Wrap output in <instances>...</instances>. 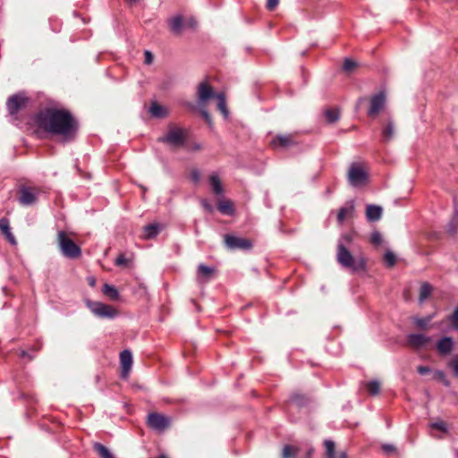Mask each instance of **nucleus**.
<instances>
[{
  "mask_svg": "<svg viewBox=\"0 0 458 458\" xmlns=\"http://www.w3.org/2000/svg\"><path fill=\"white\" fill-rule=\"evenodd\" d=\"M35 123L43 131L60 136L63 142L72 141L78 131V122L66 109L46 107L40 110Z\"/></svg>",
  "mask_w": 458,
  "mask_h": 458,
  "instance_id": "f257e3e1",
  "label": "nucleus"
},
{
  "mask_svg": "<svg viewBox=\"0 0 458 458\" xmlns=\"http://www.w3.org/2000/svg\"><path fill=\"white\" fill-rule=\"evenodd\" d=\"M352 242V236L350 233L340 237L337 243L336 260L343 267L351 269L352 272L363 270L366 267L364 259H355L347 248Z\"/></svg>",
  "mask_w": 458,
  "mask_h": 458,
  "instance_id": "f03ea898",
  "label": "nucleus"
},
{
  "mask_svg": "<svg viewBox=\"0 0 458 458\" xmlns=\"http://www.w3.org/2000/svg\"><path fill=\"white\" fill-rule=\"evenodd\" d=\"M57 242L61 253L68 259H78L81 255V250L64 231L57 233Z\"/></svg>",
  "mask_w": 458,
  "mask_h": 458,
  "instance_id": "7ed1b4c3",
  "label": "nucleus"
},
{
  "mask_svg": "<svg viewBox=\"0 0 458 458\" xmlns=\"http://www.w3.org/2000/svg\"><path fill=\"white\" fill-rule=\"evenodd\" d=\"M41 190L37 187L21 186L19 189V203L21 206H32L37 203Z\"/></svg>",
  "mask_w": 458,
  "mask_h": 458,
  "instance_id": "20e7f679",
  "label": "nucleus"
},
{
  "mask_svg": "<svg viewBox=\"0 0 458 458\" xmlns=\"http://www.w3.org/2000/svg\"><path fill=\"white\" fill-rule=\"evenodd\" d=\"M86 305L98 318H112L116 315V310L112 306L103 302L87 301Z\"/></svg>",
  "mask_w": 458,
  "mask_h": 458,
  "instance_id": "39448f33",
  "label": "nucleus"
},
{
  "mask_svg": "<svg viewBox=\"0 0 458 458\" xmlns=\"http://www.w3.org/2000/svg\"><path fill=\"white\" fill-rule=\"evenodd\" d=\"M184 132V130L175 126H172L169 128V131L166 133V135L161 138L159 140L166 142L173 146H181L184 143L185 140Z\"/></svg>",
  "mask_w": 458,
  "mask_h": 458,
  "instance_id": "423d86ee",
  "label": "nucleus"
},
{
  "mask_svg": "<svg viewBox=\"0 0 458 458\" xmlns=\"http://www.w3.org/2000/svg\"><path fill=\"white\" fill-rule=\"evenodd\" d=\"M348 179L352 186H360L367 181V174L360 165L352 164L349 169Z\"/></svg>",
  "mask_w": 458,
  "mask_h": 458,
  "instance_id": "0eeeda50",
  "label": "nucleus"
},
{
  "mask_svg": "<svg viewBox=\"0 0 458 458\" xmlns=\"http://www.w3.org/2000/svg\"><path fill=\"white\" fill-rule=\"evenodd\" d=\"M386 102V93L380 91L370 98V106L368 115L370 117L377 116L385 107Z\"/></svg>",
  "mask_w": 458,
  "mask_h": 458,
  "instance_id": "6e6552de",
  "label": "nucleus"
},
{
  "mask_svg": "<svg viewBox=\"0 0 458 458\" xmlns=\"http://www.w3.org/2000/svg\"><path fill=\"white\" fill-rule=\"evenodd\" d=\"M148 426L157 431L165 430L170 424V419L162 414L152 412L148 415Z\"/></svg>",
  "mask_w": 458,
  "mask_h": 458,
  "instance_id": "1a4fd4ad",
  "label": "nucleus"
},
{
  "mask_svg": "<svg viewBox=\"0 0 458 458\" xmlns=\"http://www.w3.org/2000/svg\"><path fill=\"white\" fill-rule=\"evenodd\" d=\"M28 98L22 94H16L11 96L6 103L8 113L11 115H15L23 107L26 106Z\"/></svg>",
  "mask_w": 458,
  "mask_h": 458,
  "instance_id": "9d476101",
  "label": "nucleus"
},
{
  "mask_svg": "<svg viewBox=\"0 0 458 458\" xmlns=\"http://www.w3.org/2000/svg\"><path fill=\"white\" fill-rule=\"evenodd\" d=\"M225 242L226 246L231 250L242 249L250 250L252 247V243L250 240L245 238H240L233 235L226 234L225 236Z\"/></svg>",
  "mask_w": 458,
  "mask_h": 458,
  "instance_id": "9b49d317",
  "label": "nucleus"
},
{
  "mask_svg": "<svg viewBox=\"0 0 458 458\" xmlns=\"http://www.w3.org/2000/svg\"><path fill=\"white\" fill-rule=\"evenodd\" d=\"M217 94H216L211 88V86L206 82L202 81L198 86V98H199V104L200 106L206 105V103L213 98H216Z\"/></svg>",
  "mask_w": 458,
  "mask_h": 458,
  "instance_id": "f8f14e48",
  "label": "nucleus"
},
{
  "mask_svg": "<svg viewBox=\"0 0 458 458\" xmlns=\"http://www.w3.org/2000/svg\"><path fill=\"white\" fill-rule=\"evenodd\" d=\"M120 362L122 367L121 377L126 378L132 366V354L129 350H123L120 353Z\"/></svg>",
  "mask_w": 458,
  "mask_h": 458,
  "instance_id": "ddd939ff",
  "label": "nucleus"
},
{
  "mask_svg": "<svg viewBox=\"0 0 458 458\" xmlns=\"http://www.w3.org/2000/svg\"><path fill=\"white\" fill-rule=\"evenodd\" d=\"M408 344L414 348H421L431 341V337L423 334H410L407 335Z\"/></svg>",
  "mask_w": 458,
  "mask_h": 458,
  "instance_id": "4468645a",
  "label": "nucleus"
},
{
  "mask_svg": "<svg viewBox=\"0 0 458 458\" xmlns=\"http://www.w3.org/2000/svg\"><path fill=\"white\" fill-rule=\"evenodd\" d=\"M437 351L440 355L449 354L454 348V340L450 336H444L438 340L436 345Z\"/></svg>",
  "mask_w": 458,
  "mask_h": 458,
  "instance_id": "2eb2a0df",
  "label": "nucleus"
},
{
  "mask_svg": "<svg viewBox=\"0 0 458 458\" xmlns=\"http://www.w3.org/2000/svg\"><path fill=\"white\" fill-rule=\"evenodd\" d=\"M208 183L214 194L221 196L224 193V188L219 175L216 173H212L208 177Z\"/></svg>",
  "mask_w": 458,
  "mask_h": 458,
  "instance_id": "dca6fc26",
  "label": "nucleus"
},
{
  "mask_svg": "<svg viewBox=\"0 0 458 458\" xmlns=\"http://www.w3.org/2000/svg\"><path fill=\"white\" fill-rule=\"evenodd\" d=\"M354 212V202L352 200L342 207L337 215V220L339 224H343L344 221L351 216Z\"/></svg>",
  "mask_w": 458,
  "mask_h": 458,
  "instance_id": "f3484780",
  "label": "nucleus"
},
{
  "mask_svg": "<svg viewBox=\"0 0 458 458\" xmlns=\"http://www.w3.org/2000/svg\"><path fill=\"white\" fill-rule=\"evenodd\" d=\"M382 208L377 205H368L366 208V217L370 222L377 221L381 218Z\"/></svg>",
  "mask_w": 458,
  "mask_h": 458,
  "instance_id": "a211bd4d",
  "label": "nucleus"
},
{
  "mask_svg": "<svg viewBox=\"0 0 458 458\" xmlns=\"http://www.w3.org/2000/svg\"><path fill=\"white\" fill-rule=\"evenodd\" d=\"M293 144L292 135H277L272 140V145L275 148L282 147L286 148Z\"/></svg>",
  "mask_w": 458,
  "mask_h": 458,
  "instance_id": "6ab92c4d",
  "label": "nucleus"
},
{
  "mask_svg": "<svg viewBox=\"0 0 458 458\" xmlns=\"http://www.w3.org/2000/svg\"><path fill=\"white\" fill-rule=\"evenodd\" d=\"M149 114L153 117L163 118L167 115V110L157 102H153L149 107Z\"/></svg>",
  "mask_w": 458,
  "mask_h": 458,
  "instance_id": "aec40b11",
  "label": "nucleus"
},
{
  "mask_svg": "<svg viewBox=\"0 0 458 458\" xmlns=\"http://www.w3.org/2000/svg\"><path fill=\"white\" fill-rule=\"evenodd\" d=\"M394 135V125L393 121H388L382 129V139L384 142H389Z\"/></svg>",
  "mask_w": 458,
  "mask_h": 458,
  "instance_id": "412c9836",
  "label": "nucleus"
},
{
  "mask_svg": "<svg viewBox=\"0 0 458 458\" xmlns=\"http://www.w3.org/2000/svg\"><path fill=\"white\" fill-rule=\"evenodd\" d=\"M183 25L182 16L181 15L174 16L169 20L170 29L175 34H179L181 32Z\"/></svg>",
  "mask_w": 458,
  "mask_h": 458,
  "instance_id": "4be33fe9",
  "label": "nucleus"
},
{
  "mask_svg": "<svg viewBox=\"0 0 458 458\" xmlns=\"http://www.w3.org/2000/svg\"><path fill=\"white\" fill-rule=\"evenodd\" d=\"M216 98L217 99V108L218 110L223 114L225 118L228 117V110L226 107V99L224 93H218L216 96Z\"/></svg>",
  "mask_w": 458,
  "mask_h": 458,
  "instance_id": "5701e85b",
  "label": "nucleus"
},
{
  "mask_svg": "<svg viewBox=\"0 0 458 458\" xmlns=\"http://www.w3.org/2000/svg\"><path fill=\"white\" fill-rule=\"evenodd\" d=\"M94 450L98 454L100 458H115L111 451L100 443L94 445Z\"/></svg>",
  "mask_w": 458,
  "mask_h": 458,
  "instance_id": "b1692460",
  "label": "nucleus"
},
{
  "mask_svg": "<svg viewBox=\"0 0 458 458\" xmlns=\"http://www.w3.org/2000/svg\"><path fill=\"white\" fill-rule=\"evenodd\" d=\"M300 452V447L295 445H286L283 449V458H296Z\"/></svg>",
  "mask_w": 458,
  "mask_h": 458,
  "instance_id": "393cba45",
  "label": "nucleus"
},
{
  "mask_svg": "<svg viewBox=\"0 0 458 458\" xmlns=\"http://www.w3.org/2000/svg\"><path fill=\"white\" fill-rule=\"evenodd\" d=\"M160 227L157 224H149L144 227L145 238L151 239L158 234Z\"/></svg>",
  "mask_w": 458,
  "mask_h": 458,
  "instance_id": "a878e982",
  "label": "nucleus"
},
{
  "mask_svg": "<svg viewBox=\"0 0 458 458\" xmlns=\"http://www.w3.org/2000/svg\"><path fill=\"white\" fill-rule=\"evenodd\" d=\"M102 292L105 295L109 297L111 300H117L119 293L116 288L111 284H105L102 288Z\"/></svg>",
  "mask_w": 458,
  "mask_h": 458,
  "instance_id": "bb28decb",
  "label": "nucleus"
},
{
  "mask_svg": "<svg viewBox=\"0 0 458 458\" xmlns=\"http://www.w3.org/2000/svg\"><path fill=\"white\" fill-rule=\"evenodd\" d=\"M431 292H432L431 285L428 283H423L420 285V297H419L420 302L421 303L425 300H427L430 296Z\"/></svg>",
  "mask_w": 458,
  "mask_h": 458,
  "instance_id": "cd10ccee",
  "label": "nucleus"
},
{
  "mask_svg": "<svg viewBox=\"0 0 458 458\" xmlns=\"http://www.w3.org/2000/svg\"><path fill=\"white\" fill-rule=\"evenodd\" d=\"M217 208L222 214L232 215L233 213V204L230 200L220 201Z\"/></svg>",
  "mask_w": 458,
  "mask_h": 458,
  "instance_id": "c85d7f7f",
  "label": "nucleus"
},
{
  "mask_svg": "<svg viewBox=\"0 0 458 458\" xmlns=\"http://www.w3.org/2000/svg\"><path fill=\"white\" fill-rule=\"evenodd\" d=\"M214 272V269L210 267H208L206 265H203V264H200L199 267H198V275L199 276H203L207 279H208L212 273Z\"/></svg>",
  "mask_w": 458,
  "mask_h": 458,
  "instance_id": "c756f323",
  "label": "nucleus"
},
{
  "mask_svg": "<svg viewBox=\"0 0 458 458\" xmlns=\"http://www.w3.org/2000/svg\"><path fill=\"white\" fill-rule=\"evenodd\" d=\"M366 389L368 390V392L370 394L376 395L380 391V384H379L378 381H376V380L368 382L367 385H366Z\"/></svg>",
  "mask_w": 458,
  "mask_h": 458,
  "instance_id": "7c9ffc66",
  "label": "nucleus"
},
{
  "mask_svg": "<svg viewBox=\"0 0 458 458\" xmlns=\"http://www.w3.org/2000/svg\"><path fill=\"white\" fill-rule=\"evenodd\" d=\"M324 445H325L326 452H327V458H335V443L332 440L327 439L324 442Z\"/></svg>",
  "mask_w": 458,
  "mask_h": 458,
  "instance_id": "2f4dec72",
  "label": "nucleus"
},
{
  "mask_svg": "<svg viewBox=\"0 0 458 458\" xmlns=\"http://www.w3.org/2000/svg\"><path fill=\"white\" fill-rule=\"evenodd\" d=\"M325 115L329 123H335L339 119V112L336 109L326 110Z\"/></svg>",
  "mask_w": 458,
  "mask_h": 458,
  "instance_id": "473e14b6",
  "label": "nucleus"
},
{
  "mask_svg": "<svg viewBox=\"0 0 458 458\" xmlns=\"http://www.w3.org/2000/svg\"><path fill=\"white\" fill-rule=\"evenodd\" d=\"M433 378L441 381L445 386H450L449 380L446 378L445 372L442 370H436L433 374Z\"/></svg>",
  "mask_w": 458,
  "mask_h": 458,
  "instance_id": "72a5a7b5",
  "label": "nucleus"
},
{
  "mask_svg": "<svg viewBox=\"0 0 458 458\" xmlns=\"http://www.w3.org/2000/svg\"><path fill=\"white\" fill-rule=\"evenodd\" d=\"M429 427L433 429H437L444 433H446L448 431L447 424L442 420L432 422L430 423Z\"/></svg>",
  "mask_w": 458,
  "mask_h": 458,
  "instance_id": "f704fd0d",
  "label": "nucleus"
},
{
  "mask_svg": "<svg viewBox=\"0 0 458 458\" xmlns=\"http://www.w3.org/2000/svg\"><path fill=\"white\" fill-rule=\"evenodd\" d=\"M431 319H432L431 316H428L426 318H415L414 323L419 328L423 329L428 326V324L430 322Z\"/></svg>",
  "mask_w": 458,
  "mask_h": 458,
  "instance_id": "c9c22d12",
  "label": "nucleus"
},
{
  "mask_svg": "<svg viewBox=\"0 0 458 458\" xmlns=\"http://www.w3.org/2000/svg\"><path fill=\"white\" fill-rule=\"evenodd\" d=\"M356 66H357V64L350 58H345L344 61V64H343L344 71L348 72H352Z\"/></svg>",
  "mask_w": 458,
  "mask_h": 458,
  "instance_id": "e433bc0d",
  "label": "nucleus"
},
{
  "mask_svg": "<svg viewBox=\"0 0 458 458\" xmlns=\"http://www.w3.org/2000/svg\"><path fill=\"white\" fill-rule=\"evenodd\" d=\"M384 259L388 267H393L395 264V255L390 250L386 252Z\"/></svg>",
  "mask_w": 458,
  "mask_h": 458,
  "instance_id": "4c0bfd02",
  "label": "nucleus"
},
{
  "mask_svg": "<svg viewBox=\"0 0 458 458\" xmlns=\"http://www.w3.org/2000/svg\"><path fill=\"white\" fill-rule=\"evenodd\" d=\"M448 367H450L453 369L454 375L455 377H458V356L453 358L448 362Z\"/></svg>",
  "mask_w": 458,
  "mask_h": 458,
  "instance_id": "58836bf2",
  "label": "nucleus"
},
{
  "mask_svg": "<svg viewBox=\"0 0 458 458\" xmlns=\"http://www.w3.org/2000/svg\"><path fill=\"white\" fill-rule=\"evenodd\" d=\"M0 230L2 231V233L4 234H5L7 233H9L11 229H10L9 222L7 219H5V218L0 219Z\"/></svg>",
  "mask_w": 458,
  "mask_h": 458,
  "instance_id": "ea45409f",
  "label": "nucleus"
},
{
  "mask_svg": "<svg viewBox=\"0 0 458 458\" xmlns=\"http://www.w3.org/2000/svg\"><path fill=\"white\" fill-rule=\"evenodd\" d=\"M370 242L375 244V245H378L381 243L382 242V236L380 234V233L378 232H373L370 235Z\"/></svg>",
  "mask_w": 458,
  "mask_h": 458,
  "instance_id": "a19ab883",
  "label": "nucleus"
},
{
  "mask_svg": "<svg viewBox=\"0 0 458 458\" xmlns=\"http://www.w3.org/2000/svg\"><path fill=\"white\" fill-rule=\"evenodd\" d=\"M191 180L195 183H199L200 181V172L198 169H193L191 172Z\"/></svg>",
  "mask_w": 458,
  "mask_h": 458,
  "instance_id": "79ce46f5",
  "label": "nucleus"
},
{
  "mask_svg": "<svg viewBox=\"0 0 458 458\" xmlns=\"http://www.w3.org/2000/svg\"><path fill=\"white\" fill-rule=\"evenodd\" d=\"M128 263V259H126V257L124 256V254H120L115 261H114V264L115 266H118V267H121V266H126Z\"/></svg>",
  "mask_w": 458,
  "mask_h": 458,
  "instance_id": "37998d69",
  "label": "nucleus"
},
{
  "mask_svg": "<svg viewBox=\"0 0 458 458\" xmlns=\"http://www.w3.org/2000/svg\"><path fill=\"white\" fill-rule=\"evenodd\" d=\"M450 321L454 327L458 328V307L454 310L453 314L450 316Z\"/></svg>",
  "mask_w": 458,
  "mask_h": 458,
  "instance_id": "c03bdc74",
  "label": "nucleus"
},
{
  "mask_svg": "<svg viewBox=\"0 0 458 458\" xmlns=\"http://www.w3.org/2000/svg\"><path fill=\"white\" fill-rule=\"evenodd\" d=\"M153 60H154V56L151 54V52L148 50H146L144 52V63L146 64H151L153 63Z\"/></svg>",
  "mask_w": 458,
  "mask_h": 458,
  "instance_id": "a18cd8bd",
  "label": "nucleus"
},
{
  "mask_svg": "<svg viewBox=\"0 0 458 458\" xmlns=\"http://www.w3.org/2000/svg\"><path fill=\"white\" fill-rule=\"evenodd\" d=\"M417 371L420 375H426L431 372V369L428 366H419Z\"/></svg>",
  "mask_w": 458,
  "mask_h": 458,
  "instance_id": "49530a36",
  "label": "nucleus"
},
{
  "mask_svg": "<svg viewBox=\"0 0 458 458\" xmlns=\"http://www.w3.org/2000/svg\"><path fill=\"white\" fill-rule=\"evenodd\" d=\"M279 0H267V8L270 11L274 10L278 5Z\"/></svg>",
  "mask_w": 458,
  "mask_h": 458,
  "instance_id": "de8ad7c7",
  "label": "nucleus"
},
{
  "mask_svg": "<svg viewBox=\"0 0 458 458\" xmlns=\"http://www.w3.org/2000/svg\"><path fill=\"white\" fill-rule=\"evenodd\" d=\"M382 448L387 454L395 451V447L393 445H390V444L383 445Z\"/></svg>",
  "mask_w": 458,
  "mask_h": 458,
  "instance_id": "09e8293b",
  "label": "nucleus"
},
{
  "mask_svg": "<svg viewBox=\"0 0 458 458\" xmlns=\"http://www.w3.org/2000/svg\"><path fill=\"white\" fill-rule=\"evenodd\" d=\"M4 235H5V237L7 238V240L9 241V242H10L11 244H13V245H16V243H17V242H16V240H15V238H14L13 234L11 233V231L9 232V233H5Z\"/></svg>",
  "mask_w": 458,
  "mask_h": 458,
  "instance_id": "8fccbe9b",
  "label": "nucleus"
},
{
  "mask_svg": "<svg viewBox=\"0 0 458 458\" xmlns=\"http://www.w3.org/2000/svg\"><path fill=\"white\" fill-rule=\"evenodd\" d=\"M201 114H202V116L204 117V119H205L208 123H210V122H211V117H210V115H209V114H208V112L206 109H202V110H201Z\"/></svg>",
  "mask_w": 458,
  "mask_h": 458,
  "instance_id": "3c124183",
  "label": "nucleus"
},
{
  "mask_svg": "<svg viewBox=\"0 0 458 458\" xmlns=\"http://www.w3.org/2000/svg\"><path fill=\"white\" fill-rule=\"evenodd\" d=\"M196 24H197V22H196V21L193 18L189 19L187 21V22H186V25L191 27V28H195Z\"/></svg>",
  "mask_w": 458,
  "mask_h": 458,
  "instance_id": "603ef678",
  "label": "nucleus"
},
{
  "mask_svg": "<svg viewBox=\"0 0 458 458\" xmlns=\"http://www.w3.org/2000/svg\"><path fill=\"white\" fill-rule=\"evenodd\" d=\"M202 205L207 210L210 212L212 211V207L207 201H203Z\"/></svg>",
  "mask_w": 458,
  "mask_h": 458,
  "instance_id": "864d4df0",
  "label": "nucleus"
},
{
  "mask_svg": "<svg viewBox=\"0 0 458 458\" xmlns=\"http://www.w3.org/2000/svg\"><path fill=\"white\" fill-rule=\"evenodd\" d=\"M88 281H89V284L90 286H92V287L95 286L96 279L94 277H89Z\"/></svg>",
  "mask_w": 458,
  "mask_h": 458,
  "instance_id": "5fc2aeb1",
  "label": "nucleus"
},
{
  "mask_svg": "<svg viewBox=\"0 0 458 458\" xmlns=\"http://www.w3.org/2000/svg\"><path fill=\"white\" fill-rule=\"evenodd\" d=\"M312 453H313V448H311V447H310V448L308 450V452H307V455H306V457H305V458H310V457L311 456Z\"/></svg>",
  "mask_w": 458,
  "mask_h": 458,
  "instance_id": "6e6d98bb",
  "label": "nucleus"
},
{
  "mask_svg": "<svg viewBox=\"0 0 458 458\" xmlns=\"http://www.w3.org/2000/svg\"><path fill=\"white\" fill-rule=\"evenodd\" d=\"M340 458H347V455L345 453H341Z\"/></svg>",
  "mask_w": 458,
  "mask_h": 458,
  "instance_id": "4d7b16f0",
  "label": "nucleus"
},
{
  "mask_svg": "<svg viewBox=\"0 0 458 458\" xmlns=\"http://www.w3.org/2000/svg\"><path fill=\"white\" fill-rule=\"evenodd\" d=\"M157 458H167V457L165 454H161Z\"/></svg>",
  "mask_w": 458,
  "mask_h": 458,
  "instance_id": "13d9d810",
  "label": "nucleus"
},
{
  "mask_svg": "<svg viewBox=\"0 0 458 458\" xmlns=\"http://www.w3.org/2000/svg\"><path fill=\"white\" fill-rule=\"evenodd\" d=\"M26 355V352L25 351H22L21 352V356H25Z\"/></svg>",
  "mask_w": 458,
  "mask_h": 458,
  "instance_id": "bf43d9fd",
  "label": "nucleus"
}]
</instances>
